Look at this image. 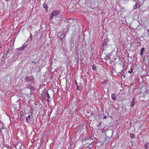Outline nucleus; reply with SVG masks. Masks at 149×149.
I'll list each match as a JSON object with an SVG mask.
<instances>
[{
	"label": "nucleus",
	"instance_id": "31",
	"mask_svg": "<svg viewBox=\"0 0 149 149\" xmlns=\"http://www.w3.org/2000/svg\"><path fill=\"white\" fill-rule=\"evenodd\" d=\"M143 52L140 51V55H142L143 54Z\"/></svg>",
	"mask_w": 149,
	"mask_h": 149
},
{
	"label": "nucleus",
	"instance_id": "22",
	"mask_svg": "<svg viewBox=\"0 0 149 149\" xmlns=\"http://www.w3.org/2000/svg\"><path fill=\"white\" fill-rule=\"evenodd\" d=\"M30 116L29 115L27 118H26V120L27 121V122H28L29 120H30Z\"/></svg>",
	"mask_w": 149,
	"mask_h": 149
},
{
	"label": "nucleus",
	"instance_id": "33",
	"mask_svg": "<svg viewBox=\"0 0 149 149\" xmlns=\"http://www.w3.org/2000/svg\"><path fill=\"white\" fill-rule=\"evenodd\" d=\"M73 39H72H72H71V40L72 42V41H73Z\"/></svg>",
	"mask_w": 149,
	"mask_h": 149
},
{
	"label": "nucleus",
	"instance_id": "4",
	"mask_svg": "<svg viewBox=\"0 0 149 149\" xmlns=\"http://www.w3.org/2000/svg\"><path fill=\"white\" fill-rule=\"evenodd\" d=\"M66 33L65 34H64L62 35V36H61V37H60V38L59 39L60 40L62 43L64 42L65 41V39L64 38L66 36Z\"/></svg>",
	"mask_w": 149,
	"mask_h": 149
},
{
	"label": "nucleus",
	"instance_id": "16",
	"mask_svg": "<svg viewBox=\"0 0 149 149\" xmlns=\"http://www.w3.org/2000/svg\"><path fill=\"white\" fill-rule=\"evenodd\" d=\"M45 91H46V95H47L48 98H50V96L49 95L48 93L47 92L48 91H47V90H45Z\"/></svg>",
	"mask_w": 149,
	"mask_h": 149
},
{
	"label": "nucleus",
	"instance_id": "6",
	"mask_svg": "<svg viewBox=\"0 0 149 149\" xmlns=\"http://www.w3.org/2000/svg\"><path fill=\"white\" fill-rule=\"evenodd\" d=\"M26 88L30 90H35L34 87L33 86H31L29 84L27 85Z\"/></svg>",
	"mask_w": 149,
	"mask_h": 149
},
{
	"label": "nucleus",
	"instance_id": "3",
	"mask_svg": "<svg viewBox=\"0 0 149 149\" xmlns=\"http://www.w3.org/2000/svg\"><path fill=\"white\" fill-rule=\"evenodd\" d=\"M134 1L135 2V4L134 7V9H136L138 7L139 8L140 7L139 0H134Z\"/></svg>",
	"mask_w": 149,
	"mask_h": 149
},
{
	"label": "nucleus",
	"instance_id": "12",
	"mask_svg": "<svg viewBox=\"0 0 149 149\" xmlns=\"http://www.w3.org/2000/svg\"><path fill=\"white\" fill-rule=\"evenodd\" d=\"M66 22L68 23H72L73 22V20L71 19H67L66 21Z\"/></svg>",
	"mask_w": 149,
	"mask_h": 149
},
{
	"label": "nucleus",
	"instance_id": "19",
	"mask_svg": "<svg viewBox=\"0 0 149 149\" xmlns=\"http://www.w3.org/2000/svg\"><path fill=\"white\" fill-rule=\"evenodd\" d=\"M135 105V102L134 101H132L130 103V105L131 106L133 107Z\"/></svg>",
	"mask_w": 149,
	"mask_h": 149
},
{
	"label": "nucleus",
	"instance_id": "28",
	"mask_svg": "<svg viewBox=\"0 0 149 149\" xmlns=\"http://www.w3.org/2000/svg\"><path fill=\"white\" fill-rule=\"evenodd\" d=\"M8 52H9V51H7L6 52H5L4 54H6V55H7L8 54Z\"/></svg>",
	"mask_w": 149,
	"mask_h": 149
},
{
	"label": "nucleus",
	"instance_id": "35",
	"mask_svg": "<svg viewBox=\"0 0 149 149\" xmlns=\"http://www.w3.org/2000/svg\"><path fill=\"white\" fill-rule=\"evenodd\" d=\"M32 63H35V62H34V61L32 62Z\"/></svg>",
	"mask_w": 149,
	"mask_h": 149
},
{
	"label": "nucleus",
	"instance_id": "21",
	"mask_svg": "<svg viewBox=\"0 0 149 149\" xmlns=\"http://www.w3.org/2000/svg\"><path fill=\"white\" fill-rule=\"evenodd\" d=\"M7 56V55H6V54H3V56L2 57V58H3V60H4V59H5V58L6 57V56Z\"/></svg>",
	"mask_w": 149,
	"mask_h": 149
},
{
	"label": "nucleus",
	"instance_id": "15",
	"mask_svg": "<svg viewBox=\"0 0 149 149\" xmlns=\"http://www.w3.org/2000/svg\"><path fill=\"white\" fill-rule=\"evenodd\" d=\"M32 39V35L30 33V36L28 39V40H29L30 41H31Z\"/></svg>",
	"mask_w": 149,
	"mask_h": 149
},
{
	"label": "nucleus",
	"instance_id": "9",
	"mask_svg": "<svg viewBox=\"0 0 149 149\" xmlns=\"http://www.w3.org/2000/svg\"><path fill=\"white\" fill-rule=\"evenodd\" d=\"M108 41V38L105 39L104 40V42L103 43V46H104L105 47V46L106 45L107 43V42Z\"/></svg>",
	"mask_w": 149,
	"mask_h": 149
},
{
	"label": "nucleus",
	"instance_id": "26",
	"mask_svg": "<svg viewBox=\"0 0 149 149\" xmlns=\"http://www.w3.org/2000/svg\"><path fill=\"white\" fill-rule=\"evenodd\" d=\"M105 48V47L104 46H103V45L101 47V48L102 49H104Z\"/></svg>",
	"mask_w": 149,
	"mask_h": 149
},
{
	"label": "nucleus",
	"instance_id": "23",
	"mask_svg": "<svg viewBox=\"0 0 149 149\" xmlns=\"http://www.w3.org/2000/svg\"><path fill=\"white\" fill-rule=\"evenodd\" d=\"M133 68H131L130 70L128 71V72L130 73H131L133 72Z\"/></svg>",
	"mask_w": 149,
	"mask_h": 149
},
{
	"label": "nucleus",
	"instance_id": "1",
	"mask_svg": "<svg viewBox=\"0 0 149 149\" xmlns=\"http://www.w3.org/2000/svg\"><path fill=\"white\" fill-rule=\"evenodd\" d=\"M59 12L58 11L56 10L53 11L51 13V15L49 18V20L52 19L54 16H57L59 14Z\"/></svg>",
	"mask_w": 149,
	"mask_h": 149
},
{
	"label": "nucleus",
	"instance_id": "5",
	"mask_svg": "<svg viewBox=\"0 0 149 149\" xmlns=\"http://www.w3.org/2000/svg\"><path fill=\"white\" fill-rule=\"evenodd\" d=\"M26 47V45H22V47L17 48L16 51H19V52H20L21 51L23 50L24 49V48Z\"/></svg>",
	"mask_w": 149,
	"mask_h": 149
},
{
	"label": "nucleus",
	"instance_id": "32",
	"mask_svg": "<svg viewBox=\"0 0 149 149\" xmlns=\"http://www.w3.org/2000/svg\"><path fill=\"white\" fill-rule=\"evenodd\" d=\"M106 117H107L106 116H104V117L103 118H104V119H105V118H106Z\"/></svg>",
	"mask_w": 149,
	"mask_h": 149
},
{
	"label": "nucleus",
	"instance_id": "37",
	"mask_svg": "<svg viewBox=\"0 0 149 149\" xmlns=\"http://www.w3.org/2000/svg\"><path fill=\"white\" fill-rule=\"evenodd\" d=\"M73 44V43H71V45L72 46V44Z\"/></svg>",
	"mask_w": 149,
	"mask_h": 149
},
{
	"label": "nucleus",
	"instance_id": "14",
	"mask_svg": "<svg viewBox=\"0 0 149 149\" xmlns=\"http://www.w3.org/2000/svg\"><path fill=\"white\" fill-rule=\"evenodd\" d=\"M82 139L84 141H86L87 140H88L89 139H90V138L89 137H88V138H85L84 137H82Z\"/></svg>",
	"mask_w": 149,
	"mask_h": 149
},
{
	"label": "nucleus",
	"instance_id": "30",
	"mask_svg": "<svg viewBox=\"0 0 149 149\" xmlns=\"http://www.w3.org/2000/svg\"><path fill=\"white\" fill-rule=\"evenodd\" d=\"M23 117V116L22 115H21V116L20 119H22V117Z\"/></svg>",
	"mask_w": 149,
	"mask_h": 149
},
{
	"label": "nucleus",
	"instance_id": "38",
	"mask_svg": "<svg viewBox=\"0 0 149 149\" xmlns=\"http://www.w3.org/2000/svg\"><path fill=\"white\" fill-rule=\"evenodd\" d=\"M35 105H36L37 104H36V103H35Z\"/></svg>",
	"mask_w": 149,
	"mask_h": 149
},
{
	"label": "nucleus",
	"instance_id": "40",
	"mask_svg": "<svg viewBox=\"0 0 149 149\" xmlns=\"http://www.w3.org/2000/svg\"><path fill=\"white\" fill-rule=\"evenodd\" d=\"M0 121L1 122V123H2V121Z\"/></svg>",
	"mask_w": 149,
	"mask_h": 149
},
{
	"label": "nucleus",
	"instance_id": "2",
	"mask_svg": "<svg viewBox=\"0 0 149 149\" xmlns=\"http://www.w3.org/2000/svg\"><path fill=\"white\" fill-rule=\"evenodd\" d=\"M34 78L32 76L26 77L24 79V80L27 82L33 81L34 80Z\"/></svg>",
	"mask_w": 149,
	"mask_h": 149
},
{
	"label": "nucleus",
	"instance_id": "34",
	"mask_svg": "<svg viewBox=\"0 0 149 149\" xmlns=\"http://www.w3.org/2000/svg\"><path fill=\"white\" fill-rule=\"evenodd\" d=\"M75 84H76V85H77V81H76V82H75Z\"/></svg>",
	"mask_w": 149,
	"mask_h": 149
},
{
	"label": "nucleus",
	"instance_id": "18",
	"mask_svg": "<svg viewBox=\"0 0 149 149\" xmlns=\"http://www.w3.org/2000/svg\"><path fill=\"white\" fill-rule=\"evenodd\" d=\"M92 69L93 70H96V69L97 67L95 65H93L92 66Z\"/></svg>",
	"mask_w": 149,
	"mask_h": 149
},
{
	"label": "nucleus",
	"instance_id": "10",
	"mask_svg": "<svg viewBox=\"0 0 149 149\" xmlns=\"http://www.w3.org/2000/svg\"><path fill=\"white\" fill-rule=\"evenodd\" d=\"M149 146V143L147 142L146 144L144 145V148L145 149H148V146Z\"/></svg>",
	"mask_w": 149,
	"mask_h": 149
},
{
	"label": "nucleus",
	"instance_id": "11",
	"mask_svg": "<svg viewBox=\"0 0 149 149\" xmlns=\"http://www.w3.org/2000/svg\"><path fill=\"white\" fill-rule=\"evenodd\" d=\"M111 98L113 100H115L116 98V96L115 94L113 93L111 95Z\"/></svg>",
	"mask_w": 149,
	"mask_h": 149
},
{
	"label": "nucleus",
	"instance_id": "8",
	"mask_svg": "<svg viewBox=\"0 0 149 149\" xmlns=\"http://www.w3.org/2000/svg\"><path fill=\"white\" fill-rule=\"evenodd\" d=\"M77 90H78L80 91H81L83 89V86L81 85H79L77 86Z\"/></svg>",
	"mask_w": 149,
	"mask_h": 149
},
{
	"label": "nucleus",
	"instance_id": "7",
	"mask_svg": "<svg viewBox=\"0 0 149 149\" xmlns=\"http://www.w3.org/2000/svg\"><path fill=\"white\" fill-rule=\"evenodd\" d=\"M64 34H65L64 32H58V38L59 39L60 37H61V36H62Z\"/></svg>",
	"mask_w": 149,
	"mask_h": 149
},
{
	"label": "nucleus",
	"instance_id": "36",
	"mask_svg": "<svg viewBox=\"0 0 149 149\" xmlns=\"http://www.w3.org/2000/svg\"><path fill=\"white\" fill-rule=\"evenodd\" d=\"M9 0H5L6 1H8Z\"/></svg>",
	"mask_w": 149,
	"mask_h": 149
},
{
	"label": "nucleus",
	"instance_id": "27",
	"mask_svg": "<svg viewBox=\"0 0 149 149\" xmlns=\"http://www.w3.org/2000/svg\"><path fill=\"white\" fill-rule=\"evenodd\" d=\"M144 48H142L141 49V50L140 51L141 52H143V51L144 50Z\"/></svg>",
	"mask_w": 149,
	"mask_h": 149
},
{
	"label": "nucleus",
	"instance_id": "13",
	"mask_svg": "<svg viewBox=\"0 0 149 149\" xmlns=\"http://www.w3.org/2000/svg\"><path fill=\"white\" fill-rule=\"evenodd\" d=\"M43 7L45 9H47L48 8V7L47 4L45 3H44L43 4Z\"/></svg>",
	"mask_w": 149,
	"mask_h": 149
},
{
	"label": "nucleus",
	"instance_id": "25",
	"mask_svg": "<svg viewBox=\"0 0 149 149\" xmlns=\"http://www.w3.org/2000/svg\"><path fill=\"white\" fill-rule=\"evenodd\" d=\"M107 80H106V79L104 80L103 82L102 83V84H105V83H107Z\"/></svg>",
	"mask_w": 149,
	"mask_h": 149
},
{
	"label": "nucleus",
	"instance_id": "24",
	"mask_svg": "<svg viewBox=\"0 0 149 149\" xmlns=\"http://www.w3.org/2000/svg\"><path fill=\"white\" fill-rule=\"evenodd\" d=\"M69 27H70V26L69 25H67L66 26V29H67V31H66V32H67L68 31V30L69 29Z\"/></svg>",
	"mask_w": 149,
	"mask_h": 149
},
{
	"label": "nucleus",
	"instance_id": "39",
	"mask_svg": "<svg viewBox=\"0 0 149 149\" xmlns=\"http://www.w3.org/2000/svg\"><path fill=\"white\" fill-rule=\"evenodd\" d=\"M18 53V52H17V54ZM20 54V52H19V53H18V54Z\"/></svg>",
	"mask_w": 149,
	"mask_h": 149
},
{
	"label": "nucleus",
	"instance_id": "20",
	"mask_svg": "<svg viewBox=\"0 0 149 149\" xmlns=\"http://www.w3.org/2000/svg\"><path fill=\"white\" fill-rule=\"evenodd\" d=\"M130 136L131 138L133 139L134 137V135L133 134H130Z\"/></svg>",
	"mask_w": 149,
	"mask_h": 149
},
{
	"label": "nucleus",
	"instance_id": "29",
	"mask_svg": "<svg viewBox=\"0 0 149 149\" xmlns=\"http://www.w3.org/2000/svg\"><path fill=\"white\" fill-rule=\"evenodd\" d=\"M47 101L48 102H49V98L47 99Z\"/></svg>",
	"mask_w": 149,
	"mask_h": 149
},
{
	"label": "nucleus",
	"instance_id": "17",
	"mask_svg": "<svg viewBox=\"0 0 149 149\" xmlns=\"http://www.w3.org/2000/svg\"><path fill=\"white\" fill-rule=\"evenodd\" d=\"M46 91H45V90L44 91V93H43L42 95H41V96L44 98V97H45V95H46Z\"/></svg>",
	"mask_w": 149,
	"mask_h": 149
}]
</instances>
